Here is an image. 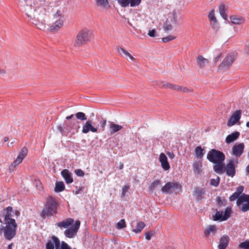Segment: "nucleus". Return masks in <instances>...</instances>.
<instances>
[{"instance_id":"1","label":"nucleus","mask_w":249,"mask_h":249,"mask_svg":"<svg viewBox=\"0 0 249 249\" xmlns=\"http://www.w3.org/2000/svg\"><path fill=\"white\" fill-rule=\"evenodd\" d=\"M49 7L44 0H33L26 9V14L37 28L43 30L46 27V19L48 18Z\"/></svg>"},{"instance_id":"2","label":"nucleus","mask_w":249,"mask_h":249,"mask_svg":"<svg viewBox=\"0 0 249 249\" xmlns=\"http://www.w3.org/2000/svg\"><path fill=\"white\" fill-rule=\"evenodd\" d=\"M207 158L210 162L214 164L213 168L216 173L222 174L224 172V161L225 155L222 152L212 149L209 151Z\"/></svg>"},{"instance_id":"3","label":"nucleus","mask_w":249,"mask_h":249,"mask_svg":"<svg viewBox=\"0 0 249 249\" xmlns=\"http://www.w3.org/2000/svg\"><path fill=\"white\" fill-rule=\"evenodd\" d=\"M244 187L240 186L236 188V191L229 198L230 201H233L237 199L236 204L238 206L242 205L241 211L246 212L249 211V195L242 194Z\"/></svg>"},{"instance_id":"4","label":"nucleus","mask_w":249,"mask_h":249,"mask_svg":"<svg viewBox=\"0 0 249 249\" xmlns=\"http://www.w3.org/2000/svg\"><path fill=\"white\" fill-rule=\"evenodd\" d=\"M58 205L57 200L52 196H50L46 200L45 207L42 209L40 215L45 218L56 214L57 213V206Z\"/></svg>"},{"instance_id":"5","label":"nucleus","mask_w":249,"mask_h":249,"mask_svg":"<svg viewBox=\"0 0 249 249\" xmlns=\"http://www.w3.org/2000/svg\"><path fill=\"white\" fill-rule=\"evenodd\" d=\"M92 37V33L89 29H82L77 34L74 41L73 46L75 47L84 46L91 41Z\"/></svg>"},{"instance_id":"6","label":"nucleus","mask_w":249,"mask_h":249,"mask_svg":"<svg viewBox=\"0 0 249 249\" xmlns=\"http://www.w3.org/2000/svg\"><path fill=\"white\" fill-rule=\"evenodd\" d=\"M11 221L12 222L10 223H5V227L1 226L0 227V234L3 231L4 236L8 240H10L13 238L16 234L17 224L15 220H12Z\"/></svg>"},{"instance_id":"7","label":"nucleus","mask_w":249,"mask_h":249,"mask_svg":"<svg viewBox=\"0 0 249 249\" xmlns=\"http://www.w3.org/2000/svg\"><path fill=\"white\" fill-rule=\"evenodd\" d=\"M54 21L50 26V30L52 31L59 30L64 25V17L63 12L57 10L53 15Z\"/></svg>"},{"instance_id":"8","label":"nucleus","mask_w":249,"mask_h":249,"mask_svg":"<svg viewBox=\"0 0 249 249\" xmlns=\"http://www.w3.org/2000/svg\"><path fill=\"white\" fill-rule=\"evenodd\" d=\"M231 209L230 207H227L224 212L216 210L215 214L213 216V220L214 221H225L231 216Z\"/></svg>"},{"instance_id":"9","label":"nucleus","mask_w":249,"mask_h":249,"mask_svg":"<svg viewBox=\"0 0 249 249\" xmlns=\"http://www.w3.org/2000/svg\"><path fill=\"white\" fill-rule=\"evenodd\" d=\"M28 154V149L26 147L22 148L17 159L11 163L9 167V170L10 172L13 171L17 166L19 165L23 160L27 156Z\"/></svg>"},{"instance_id":"10","label":"nucleus","mask_w":249,"mask_h":249,"mask_svg":"<svg viewBox=\"0 0 249 249\" xmlns=\"http://www.w3.org/2000/svg\"><path fill=\"white\" fill-rule=\"evenodd\" d=\"M181 186L178 182H168L161 188L162 192L166 194H171L177 190H180Z\"/></svg>"},{"instance_id":"11","label":"nucleus","mask_w":249,"mask_h":249,"mask_svg":"<svg viewBox=\"0 0 249 249\" xmlns=\"http://www.w3.org/2000/svg\"><path fill=\"white\" fill-rule=\"evenodd\" d=\"M80 226V221L76 220L74 225L64 231V234L68 238H73L76 235L79 229Z\"/></svg>"},{"instance_id":"12","label":"nucleus","mask_w":249,"mask_h":249,"mask_svg":"<svg viewBox=\"0 0 249 249\" xmlns=\"http://www.w3.org/2000/svg\"><path fill=\"white\" fill-rule=\"evenodd\" d=\"M236 55L234 54L227 55L220 65L219 68L223 70L228 69L235 61Z\"/></svg>"},{"instance_id":"13","label":"nucleus","mask_w":249,"mask_h":249,"mask_svg":"<svg viewBox=\"0 0 249 249\" xmlns=\"http://www.w3.org/2000/svg\"><path fill=\"white\" fill-rule=\"evenodd\" d=\"M168 18L164 22L163 29L165 32L171 31L173 29L172 23L175 20V14L174 13H170L168 15Z\"/></svg>"},{"instance_id":"14","label":"nucleus","mask_w":249,"mask_h":249,"mask_svg":"<svg viewBox=\"0 0 249 249\" xmlns=\"http://www.w3.org/2000/svg\"><path fill=\"white\" fill-rule=\"evenodd\" d=\"M245 144L241 142L234 144L232 147V154L235 157H240L244 152Z\"/></svg>"},{"instance_id":"15","label":"nucleus","mask_w":249,"mask_h":249,"mask_svg":"<svg viewBox=\"0 0 249 249\" xmlns=\"http://www.w3.org/2000/svg\"><path fill=\"white\" fill-rule=\"evenodd\" d=\"M97 128L93 125V122L91 120H88L84 123L82 126V133L87 134L89 131L93 133L97 132Z\"/></svg>"},{"instance_id":"16","label":"nucleus","mask_w":249,"mask_h":249,"mask_svg":"<svg viewBox=\"0 0 249 249\" xmlns=\"http://www.w3.org/2000/svg\"><path fill=\"white\" fill-rule=\"evenodd\" d=\"M241 114V110H238L233 112L228 121L227 125L231 127L234 125L240 120Z\"/></svg>"},{"instance_id":"17","label":"nucleus","mask_w":249,"mask_h":249,"mask_svg":"<svg viewBox=\"0 0 249 249\" xmlns=\"http://www.w3.org/2000/svg\"><path fill=\"white\" fill-rule=\"evenodd\" d=\"M13 208L11 206H8L3 210L1 212V216L4 217L5 223H10L12 222V220H15L11 218Z\"/></svg>"},{"instance_id":"18","label":"nucleus","mask_w":249,"mask_h":249,"mask_svg":"<svg viewBox=\"0 0 249 249\" xmlns=\"http://www.w3.org/2000/svg\"><path fill=\"white\" fill-rule=\"evenodd\" d=\"M225 171L227 175L230 177H233L235 175L236 171L233 160L229 161L226 165Z\"/></svg>"},{"instance_id":"19","label":"nucleus","mask_w":249,"mask_h":249,"mask_svg":"<svg viewBox=\"0 0 249 249\" xmlns=\"http://www.w3.org/2000/svg\"><path fill=\"white\" fill-rule=\"evenodd\" d=\"M159 160L161 163V167L164 170L167 171L170 169V166L168 161L167 158L164 153L160 154Z\"/></svg>"},{"instance_id":"20","label":"nucleus","mask_w":249,"mask_h":249,"mask_svg":"<svg viewBox=\"0 0 249 249\" xmlns=\"http://www.w3.org/2000/svg\"><path fill=\"white\" fill-rule=\"evenodd\" d=\"M52 240L53 242L51 241H49L46 244V249H54V245H55V249H60V241L59 239L57 237L53 236L52 237Z\"/></svg>"},{"instance_id":"21","label":"nucleus","mask_w":249,"mask_h":249,"mask_svg":"<svg viewBox=\"0 0 249 249\" xmlns=\"http://www.w3.org/2000/svg\"><path fill=\"white\" fill-rule=\"evenodd\" d=\"M230 238L228 235H223L219 240L218 249H226L229 245Z\"/></svg>"},{"instance_id":"22","label":"nucleus","mask_w":249,"mask_h":249,"mask_svg":"<svg viewBox=\"0 0 249 249\" xmlns=\"http://www.w3.org/2000/svg\"><path fill=\"white\" fill-rule=\"evenodd\" d=\"M196 62L197 65L200 68H204L206 65H208L209 61V60L204 58L202 55H198L196 57Z\"/></svg>"},{"instance_id":"23","label":"nucleus","mask_w":249,"mask_h":249,"mask_svg":"<svg viewBox=\"0 0 249 249\" xmlns=\"http://www.w3.org/2000/svg\"><path fill=\"white\" fill-rule=\"evenodd\" d=\"M61 175L64 178L66 183L70 184L73 182V178L71 174L68 169H64L61 172Z\"/></svg>"},{"instance_id":"24","label":"nucleus","mask_w":249,"mask_h":249,"mask_svg":"<svg viewBox=\"0 0 249 249\" xmlns=\"http://www.w3.org/2000/svg\"><path fill=\"white\" fill-rule=\"evenodd\" d=\"M240 136V133L238 131H234L231 134L228 135L225 139L227 143H230L236 140Z\"/></svg>"},{"instance_id":"25","label":"nucleus","mask_w":249,"mask_h":249,"mask_svg":"<svg viewBox=\"0 0 249 249\" xmlns=\"http://www.w3.org/2000/svg\"><path fill=\"white\" fill-rule=\"evenodd\" d=\"M74 222V220L72 218H69L65 220L57 223L56 226L59 228H67L70 226Z\"/></svg>"},{"instance_id":"26","label":"nucleus","mask_w":249,"mask_h":249,"mask_svg":"<svg viewBox=\"0 0 249 249\" xmlns=\"http://www.w3.org/2000/svg\"><path fill=\"white\" fill-rule=\"evenodd\" d=\"M217 230V228L215 225H209L205 228L204 234L206 237H208L211 233L214 234Z\"/></svg>"},{"instance_id":"27","label":"nucleus","mask_w":249,"mask_h":249,"mask_svg":"<svg viewBox=\"0 0 249 249\" xmlns=\"http://www.w3.org/2000/svg\"><path fill=\"white\" fill-rule=\"evenodd\" d=\"M232 24L239 25L244 23V18L239 16L232 15L230 18Z\"/></svg>"},{"instance_id":"28","label":"nucleus","mask_w":249,"mask_h":249,"mask_svg":"<svg viewBox=\"0 0 249 249\" xmlns=\"http://www.w3.org/2000/svg\"><path fill=\"white\" fill-rule=\"evenodd\" d=\"M123 128L121 125L115 124L113 122L110 123L109 124V129L111 134H114Z\"/></svg>"},{"instance_id":"29","label":"nucleus","mask_w":249,"mask_h":249,"mask_svg":"<svg viewBox=\"0 0 249 249\" xmlns=\"http://www.w3.org/2000/svg\"><path fill=\"white\" fill-rule=\"evenodd\" d=\"M205 190L204 189L197 188L194 192V195L197 200H201L203 197V195L205 194Z\"/></svg>"},{"instance_id":"30","label":"nucleus","mask_w":249,"mask_h":249,"mask_svg":"<svg viewBox=\"0 0 249 249\" xmlns=\"http://www.w3.org/2000/svg\"><path fill=\"white\" fill-rule=\"evenodd\" d=\"M193 168L194 172L199 174L201 170L202 162L201 161H194L193 162Z\"/></svg>"},{"instance_id":"31","label":"nucleus","mask_w":249,"mask_h":249,"mask_svg":"<svg viewBox=\"0 0 249 249\" xmlns=\"http://www.w3.org/2000/svg\"><path fill=\"white\" fill-rule=\"evenodd\" d=\"M196 156L199 159H201L204 155V149L200 146L196 147L195 149Z\"/></svg>"},{"instance_id":"32","label":"nucleus","mask_w":249,"mask_h":249,"mask_svg":"<svg viewBox=\"0 0 249 249\" xmlns=\"http://www.w3.org/2000/svg\"><path fill=\"white\" fill-rule=\"evenodd\" d=\"M78 122L75 120H72L69 123L65 122V128L69 131H70L72 129L74 128L75 125H78Z\"/></svg>"},{"instance_id":"33","label":"nucleus","mask_w":249,"mask_h":249,"mask_svg":"<svg viewBox=\"0 0 249 249\" xmlns=\"http://www.w3.org/2000/svg\"><path fill=\"white\" fill-rule=\"evenodd\" d=\"M208 18L211 22V24H212L213 23L214 25H215L217 23L218 21L215 16L214 9L211 10V11L210 12V13L209 14Z\"/></svg>"},{"instance_id":"34","label":"nucleus","mask_w":249,"mask_h":249,"mask_svg":"<svg viewBox=\"0 0 249 249\" xmlns=\"http://www.w3.org/2000/svg\"><path fill=\"white\" fill-rule=\"evenodd\" d=\"M65 185L62 181L57 182L55 184L54 191L55 192H61L64 190Z\"/></svg>"},{"instance_id":"35","label":"nucleus","mask_w":249,"mask_h":249,"mask_svg":"<svg viewBox=\"0 0 249 249\" xmlns=\"http://www.w3.org/2000/svg\"><path fill=\"white\" fill-rule=\"evenodd\" d=\"M145 224L142 221H139L135 228L133 230V231L135 233H140L142 230L145 227Z\"/></svg>"},{"instance_id":"36","label":"nucleus","mask_w":249,"mask_h":249,"mask_svg":"<svg viewBox=\"0 0 249 249\" xmlns=\"http://www.w3.org/2000/svg\"><path fill=\"white\" fill-rule=\"evenodd\" d=\"M219 13L223 18L226 20L227 18V15L226 13V9L224 4H222L219 7Z\"/></svg>"},{"instance_id":"37","label":"nucleus","mask_w":249,"mask_h":249,"mask_svg":"<svg viewBox=\"0 0 249 249\" xmlns=\"http://www.w3.org/2000/svg\"><path fill=\"white\" fill-rule=\"evenodd\" d=\"M76 119L81 121L87 120V118L86 114L82 112H78L75 114Z\"/></svg>"},{"instance_id":"38","label":"nucleus","mask_w":249,"mask_h":249,"mask_svg":"<svg viewBox=\"0 0 249 249\" xmlns=\"http://www.w3.org/2000/svg\"><path fill=\"white\" fill-rule=\"evenodd\" d=\"M95 1L96 4L98 6L106 8L108 5V1L107 0H95Z\"/></svg>"},{"instance_id":"39","label":"nucleus","mask_w":249,"mask_h":249,"mask_svg":"<svg viewBox=\"0 0 249 249\" xmlns=\"http://www.w3.org/2000/svg\"><path fill=\"white\" fill-rule=\"evenodd\" d=\"M161 86L163 88H165V89L169 88V89H171L175 90H176L177 87V85H175V84L169 83H166L163 84L161 85Z\"/></svg>"},{"instance_id":"40","label":"nucleus","mask_w":249,"mask_h":249,"mask_svg":"<svg viewBox=\"0 0 249 249\" xmlns=\"http://www.w3.org/2000/svg\"><path fill=\"white\" fill-rule=\"evenodd\" d=\"M176 90L177 91H180L184 93H188V92L193 91V90L192 89H189L187 87H184L179 86L178 85H177Z\"/></svg>"},{"instance_id":"41","label":"nucleus","mask_w":249,"mask_h":249,"mask_svg":"<svg viewBox=\"0 0 249 249\" xmlns=\"http://www.w3.org/2000/svg\"><path fill=\"white\" fill-rule=\"evenodd\" d=\"M216 201L217 202V206L219 207H221L222 206H225L226 205V202L225 199H222L221 197L217 196L216 199Z\"/></svg>"},{"instance_id":"42","label":"nucleus","mask_w":249,"mask_h":249,"mask_svg":"<svg viewBox=\"0 0 249 249\" xmlns=\"http://www.w3.org/2000/svg\"><path fill=\"white\" fill-rule=\"evenodd\" d=\"M126 223L125 220L124 219H121L119 222H118L116 226V228L117 229H122L125 227H126Z\"/></svg>"},{"instance_id":"43","label":"nucleus","mask_w":249,"mask_h":249,"mask_svg":"<svg viewBox=\"0 0 249 249\" xmlns=\"http://www.w3.org/2000/svg\"><path fill=\"white\" fill-rule=\"evenodd\" d=\"M142 0H128V6L130 5L131 7L138 6L141 2Z\"/></svg>"},{"instance_id":"44","label":"nucleus","mask_w":249,"mask_h":249,"mask_svg":"<svg viewBox=\"0 0 249 249\" xmlns=\"http://www.w3.org/2000/svg\"><path fill=\"white\" fill-rule=\"evenodd\" d=\"M239 247L243 249H249V240L240 243Z\"/></svg>"},{"instance_id":"45","label":"nucleus","mask_w":249,"mask_h":249,"mask_svg":"<svg viewBox=\"0 0 249 249\" xmlns=\"http://www.w3.org/2000/svg\"><path fill=\"white\" fill-rule=\"evenodd\" d=\"M160 184L161 182L160 180H155L151 184V185L149 186V189L152 190Z\"/></svg>"},{"instance_id":"46","label":"nucleus","mask_w":249,"mask_h":249,"mask_svg":"<svg viewBox=\"0 0 249 249\" xmlns=\"http://www.w3.org/2000/svg\"><path fill=\"white\" fill-rule=\"evenodd\" d=\"M175 38H176L175 36H172V35H169L167 36L162 37L161 40H162V42L166 43L168 41L173 40L175 39Z\"/></svg>"},{"instance_id":"47","label":"nucleus","mask_w":249,"mask_h":249,"mask_svg":"<svg viewBox=\"0 0 249 249\" xmlns=\"http://www.w3.org/2000/svg\"><path fill=\"white\" fill-rule=\"evenodd\" d=\"M219 181H220V178L218 177H217L216 179H214V178L211 179L210 184L211 185L216 187V186H218V185L219 184Z\"/></svg>"},{"instance_id":"48","label":"nucleus","mask_w":249,"mask_h":249,"mask_svg":"<svg viewBox=\"0 0 249 249\" xmlns=\"http://www.w3.org/2000/svg\"><path fill=\"white\" fill-rule=\"evenodd\" d=\"M118 2L122 7H126L128 6V0H117Z\"/></svg>"},{"instance_id":"49","label":"nucleus","mask_w":249,"mask_h":249,"mask_svg":"<svg viewBox=\"0 0 249 249\" xmlns=\"http://www.w3.org/2000/svg\"><path fill=\"white\" fill-rule=\"evenodd\" d=\"M74 172L75 174L79 177H83L85 175L84 172L80 169H76Z\"/></svg>"},{"instance_id":"50","label":"nucleus","mask_w":249,"mask_h":249,"mask_svg":"<svg viewBox=\"0 0 249 249\" xmlns=\"http://www.w3.org/2000/svg\"><path fill=\"white\" fill-rule=\"evenodd\" d=\"M35 184L37 189L38 190L41 191L43 189V186L39 180H36Z\"/></svg>"},{"instance_id":"51","label":"nucleus","mask_w":249,"mask_h":249,"mask_svg":"<svg viewBox=\"0 0 249 249\" xmlns=\"http://www.w3.org/2000/svg\"><path fill=\"white\" fill-rule=\"evenodd\" d=\"M129 189V186L128 185H124L122 188V195L124 196L126 193L128 191Z\"/></svg>"},{"instance_id":"52","label":"nucleus","mask_w":249,"mask_h":249,"mask_svg":"<svg viewBox=\"0 0 249 249\" xmlns=\"http://www.w3.org/2000/svg\"><path fill=\"white\" fill-rule=\"evenodd\" d=\"M61 249H71L66 243L63 241V242H62V243H61Z\"/></svg>"},{"instance_id":"53","label":"nucleus","mask_w":249,"mask_h":249,"mask_svg":"<svg viewBox=\"0 0 249 249\" xmlns=\"http://www.w3.org/2000/svg\"><path fill=\"white\" fill-rule=\"evenodd\" d=\"M156 31L155 29L149 30L148 33V36L151 37L155 36Z\"/></svg>"},{"instance_id":"54","label":"nucleus","mask_w":249,"mask_h":249,"mask_svg":"<svg viewBox=\"0 0 249 249\" xmlns=\"http://www.w3.org/2000/svg\"><path fill=\"white\" fill-rule=\"evenodd\" d=\"M117 50L120 54H122V53H124V52L126 51L123 48L120 46H118L117 47Z\"/></svg>"},{"instance_id":"55","label":"nucleus","mask_w":249,"mask_h":249,"mask_svg":"<svg viewBox=\"0 0 249 249\" xmlns=\"http://www.w3.org/2000/svg\"><path fill=\"white\" fill-rule=\"evenodd\" d=\"M83 187H76L75 193L76 195L80 194L83 190Z\"/></svg>"},{"instance_id":"56","label":"nucleus","mask_w":249,"mask_h":249,"mask_svg":"<svg viewBox=\"0 0 249 249\" xmlns=\"http://www.w3.org/2000/svg\"><path fill=\"white\" fill-rule=\"evenodd\" d=\"M152 235V233L150 232H147L145 234V238L148 240H150L151 239V236Z\"/></svg>"},{"instance_id":"57","label":"nucleus","mask_w":249,"mask_h":249,"mask_svg":"<svg viewBox=\"0 0 249 249\" xmlns=\"http://www.w3.org/2000/svg\"><path fill=\"white\" fill-rule=\"evenodd\" d=\"M126 57H129L131 60H133L134 59V57L130 54L129 53H128L126 50L124 53Z\"/></svg>"},{"instance_id":"58","label":"nucleus","mask_w":249,"mask_h":249,"mask_svg":"<svg viewBox=\"0 0 249 249\" xmlns=\"http://www.w3.org/2000/svg\"><path fill=\"white\" fill-rule=\"evenodd\" d=\"M167 155H168L170 159H172L174 158V157H175V155L173 152H171V153L168 152Z\"/></svg>"},{"instance_id":"59","label":"nucleus","mask_w":249,"mask_h":249,"mask_svg":"<svg viewBox=\"0 0 249 249\" xmlns=\"http://www.w3.org/2000/svg\"><path fill=\"white\" fill-rule=\"evenodd\" d=\"M57 129L61 133L63 132L64 128L61 125H59L57 127Z\"/></svg>"},{"instance_id":"60","label":"nucleus","mask_w":249,"mask_h":249,"mask_svg":"<svg viewBox=\"0 0 249 249\" xmlns=\"http://www.w3.org/2000/svg\"><path fill=\"white\" fill-rule=\"evenodd\" d=\"M106 123H107V122H106V120H103L101 121V124L102 126L103 127H105V125H106Z\"/></svg>"},{"instance_id":"61","label":"nucleus","mask_w":249,"mask_h":249,"mask_svg":"<svg viewBox=\"0 0 249 249\" xmlns=\"http://www.w3.org/2000/svg\"><path fill=\"white\" fill-rule=\"evenodd\" d=\"M74 116V115L73 114H71V115L70 116H68L66 117V119H67V120H71L72 119V118Z\"/></svg>"},{"instance_id":"62","label":"nucleus","mask_w":249,"mask_h":249,"mask_svg":"<svg viewBox=\"0 0 249 249\" xmlns=\"http://www.w3.org/2000/svg\"><path fill=\"white\" fill-rule=\"evenodd\" d=\"M246 175H249V164L246 167Z\"/></svg>"},{"instance_id":"63","label":"nucleus","mask_w":249,"mask_h":249,"mask_svg":"<svg viewBox=\"0 0 249 249\" xmlns=\"http://www.w3.org/2000/svg\"><path fill=\"white\" fill-rule=\"evenodd\" d=\"M124 168V164L122 162L119 163V169L121 170Z\"/></svg>"},{"instance_id":"64","label":"nucleus","mask_w":249,"mask_h":249,"mask_svg":"<svg viewBox=\"0 0 249 249\" xmlns=\"http://www.w3.org/2000/svg\"><path fill=\"white\" fill-rule=\"evenodd\" d=\"M13 245V243H11L9 244L8 246L7 249H12V246Z\"/></svg>"}]
</instances>
